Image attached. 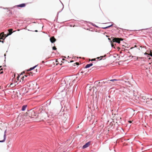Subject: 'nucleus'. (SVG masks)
Listing matches in <instances>:
<instances>
[{"instance_id": "10", "label": "nucleus", "mask_w": 152, "mask_h": 152, "mask_svg": "<svg viewBox=\"0 0 152 152\" xmlns=\"http://www.w3.org/2000/svg\"><path fill=\"white\" fill-rule=\"evenodd\" d=\"M26 107H27V105H23V107H22V108L21 109L22 110L24 111L26 110Z\"/></svg>"}, {"instance_id": "17", "label": "nucleus", "mask_w": 152, "mask_h": 152, "mask_svg": "<svg viewBox=\"0 0 152 152\" xmlns=\"http://www.w3.org/2000/svg\"><path fill=\"white\" fill-rule=\"evenodd\" d=\"M106 55H105L104 56H101L100 57H97L96 58H97L98 59H99V58H103L104 57H105L106 56Z\"/></svg>"}, {"instance_id": "14", "label": "nucleus", "mask_w": 152, "mask_h": 152, "mask_svg": "<svg viewBox=\"0 0 152 152\" xmlns=\"http://www.w3.org/2000/svg\"><path fill=\"white\" fill-rule=\"evenodd\" d=\"M15 86L16 84H14L13 83H11L10 85V87H11L12 88H13L14 87H15Z\"/></svg>"}, {"instance_id": "8", "label": "nucleus", "mask_w": 152, "mask_h": 152, "mask_svg": "<svg viewBox=\"0 0 152 152\" xmlns=\"http://www.w3.org/2000/svg\"><path fill=\"white\" fill-rule=\"evenodd\" d=\"M129 90L127 88H125L124 90L123 91V92L125 93H126V94H124V95H126V96H127V95H128V94H127V91H128Z\"/></svg>"}, {"instance_id": "26", "label": "nucleus", "mask_w": 152, "mask_h": 152, "mask_svg": "<svg viewBox=\"0 0 152 152\" xmlns=\"http://www.w3.org/2000/svg\"><path fill=\"white\" fill-rule=\"evenodd\" d=\"M149 101L152 102V98H151L150 99V101Z\"/></svg>"}, {"instance_id": "36", "label": "nucleus", "mask_w": 152, "mask_h": 152, "mask_svg": "<svg viewBox=\"0 0 152 152\" xmlns=\"http://www.w3.org/2000/svg\"><path fill=\"white\" fill-rule=\"evenodd\" d=\"M62 67L63 68V69H64V67Z\"/></svg>"}, {"instance_id": "6", "label": "nucleus", "mask_w": 152, "mask_h": 152, "mask_svg": "<svg viewBox=\"0 0 152 152\" xmlns=\"http://www.w3.org/2000/svg\"><path fill=\"white\" fill-rule=\"evenodd\" d=\"M26 6V4L23 3V4H21L17 5L16 6L18 7L22 8V7H25Z\"/></svg>"}, {"instance_id": "2", "label": "nucleus", "mask_w": 152, "mask_h": 152, "mask_svg": "<svg viewBox=\"0 0 152 152\" xmlns=\"http://www.w3.org/2000/svg\"><path fill=\"white\" fill-rule=\"evenodd\" d=\"M24 115H19L18 116L16 121L18 123L21 122L23 121Z\"/></svg>"}, {"instance_id": "20", "label": "nucleus", "mask_w": 152, "mask_h": 152, "mask_svg": "<svg viewBox=\"0 0 152 152\" xmlns=\"http://www.w3.org/2000/svg\"><path fill=\"white\" fill-rule=\"evenodd\" d=\"M150 55L151 56H152V52L151 51L150 52Z\"/></svg>"}, {"instance_id": "5", "label": "nucleus", "mask_w": 152, "mask_h": 152, "mask_svg": "<svg viewBox=\"0 0 152 152\" xmlns=\"http://www.w3.org/2000/svg\"><path fill=\"white\" fill-rule=\"evenodd\" d=\"M50 40L51 43H53L56 41V39L54 37H52L50 38Z\"/></svg>"}, {"instance_id": "28", "label": "nucleus", "mask_w": 152, "mask_h": 152, "mask_svg": "<svg viewBox=\"0 0 152 152\" xmlns=\"http://www.w3.org/2000/svg\"><path fill=\"white\" fill-rule=\"evenodd\" d=\"M3 71H2V72H1L0 73V74H2V73H3Z\"/></svg>"}, {"instance_id": "18", "label": "nucleus", "mask_w": 152, "mask_h": 152, "mask_svg": "<svg viewBox=\"0 0 152 152\" xmlns=\"http://www.w3.org/2000/svg\"><path fill=\"white\" fill-rule=\"evenodd\" d=\"M57 48H56V47L55 46H54L53 47V50H56Z\"/></svg>"}, {"instance_id": "15", "label": "nucleus", "mask_w": 152, "mask_h": 152, "mask_svg": "<svg viewBox=\"0 0 152 152\" xmlns=\"http://www.w3.org/2000/svg\"><path fill=\"white\" fill-rule=\"evenodd\" d=\"M5 134H4V138L3 140H0V142H4L5 141Z\"/></svg>"}, {"instance_id": "31", "label": "nucleus", "mask_w": 152, "mask_h": 152, "mask_svg": "<svg viewBox=\"0 0 152 152\" xmlns=\"http://www.w3.org/2000/svg\"><path fill=\"white\" fill-rule=\"evenodd\" d=\"M3 69H0V71H1V70H2Z\"/></svg>"}, {"instance_id": "13", "label": "nucleus", "mask_w": 152, "mask_h": 152, "mask_svg": "<svg viewBox=\"0 0 152 152\" xmlns=\"http://www.w3.org/2000/svg\"><path fill=\"white\" fill-rule=\"evenodd\" d=\"M33 74H34V73L33 72H30V73H28V74L29 75H31L32 76Z\"/></svg>"}, {"instance_id": "27", "label": "nucleus", "mask_w": 152, "mask_h": 152, "mask_svg": "<svg viewBox=\"0 0 152 152\" xmlns=\"http://www.w3.org/2000/svg\"><path fill=\"white\" fill-rule=\"evenodd\" d=\"M129 123H131L132 122V121H129Z\"/></svg>"}, {"instance_id": "16", "label": "nucleus", "mask_w": 152, "mask_h": 152, "mask_svg": "<svg viewBox=\"0 0 152 152\" xmlns=\"http://www.w3.org/2000/svg\"><path fill=\"white\" fill-rule=\"evenodd\" d=\"M112 26V25H111L109 26H107V27H104V28H103L104 29L107 28H109V27H110Z\"/></svg>"}, {"instance_id": "29", "label": "nucleus", "mask_w": 152, "mask_h": 152, "mask_svg": "<svg viewBox=\"0 0 152 152\" xmlns=\"http://www.w3.org/2000/svg\"><path fill=\"white\" fill-rule=\"evenodd\" d=\"M19 77V76H18L17 77V78L18 79V77Z\"/></svg>"}, {"instance_id": "25", "label": "nucleus", "mask_w": 152, "mask_h": 152, "mask_svg": "<svg viewBox=\"0 0 152 152\" xmlns=\"http://www.w3.org/2000/svg\"><path fill=\"white\" fill-rule=\"evenodd\" d=\"M28 75H29L27 74V75H25V76L26 77H27Z\"/></svg>"}, {"instance_id": "9", "label": "nucleus", "mask_w": 152, "mask_h": 152, "mask_svg": "<svg viewBox=\"0 0 152 152\" xmlns=\"http://www.w3.org/2000/svg\"><path fill=\"white\" fill-rule=\"evenodd\" d=\"M93 65V64L92 63H91V64H87L85 66V68H89V67H90L92 66Z\"/></svg>"}, {"instance_id": "34", "label": "nucleus", "mask_w": 152, "mask_h": 152, "mask_svg": "<svg viewBox=\"0 0 152 152\" xmlns=\"http://www.w3.org/2000/svg\"><path fill=\"white\" fill-rule=\"evenodd\" d=\"M145 54H147V53H145Z\"/></svg>"}, {"instance_id": "7", "label": "nucleus", "mask_w": 152, "mask_h": 152, "mask_svg": "<svg viewBox=\"0 0 152 152\" xmlns=\"http://www.w3.org/2000/svg\"><path fill=\"white\" fill-rule=\"evenodd\" d=\"M140 97L139 95H134V96L133 97V98L136 100H138L139 99V97Z\"/></svg>"}, {"instance_id": "3", "label": "nucleus", "mask_w": 152, "mask_h": 152, "mask_svg": "<svg viewBox=\"0 0 152 152\" xmlns=\"http://www.w3.org/2000/svg\"><path fill=\"white\" fill-rule=\"evenodd\" d=\"M28 116L31 118H33L36 116V113L35 111L33 110H30L28 113Z\"/></svg>"}, {"instance_id": "22", "label": "nucleus", "mask_w": 152, "mask_h": 152, "mask_svg": "<svg viewBox=\"0 0 152 152\" xmlns=\"http://www.w3.org/2000/svg\"><path fill=\"white\" fill-rule=\"evenodd\" d=\"M24 76H23V77H22L21 78V79L22 80H24Z\"/></svg>"}, {"instance_id": "39", "label": "nucleus", "mask_w": 152, "mask_h": 152, "mask_svg": "<svg viewBox=\"0 0 152 152\" xmlns=\"http://www.w3.org/2000/svg\"><path fill=\"white\" fill-rule=\"evenodd\" d=\"M110 40V38H108Z\"/></svg>"}, {"instance_id": "37", "label": "nucleus", "mask_w": 152, "mask_h": 152, "mask_svg": "<svg viewBox=\"0 0 152 152\" xmlns=\"http://www.w3.org/2000/svg\"><path fill=\"white\" fill-rule=\"evenodd\" d=\"M42 63H44V61H42Z\"/></svg>"}, {"instance_id": "38", "label": "nucleus", "mask_w": 152, "mask_h": 152, "mask_svg": "<svg viewBox=\"0 0 152 152\" xmlns=\"http://www.w3.org/2000/svg\"><path fill=\"white\" fill-rule=\"evenodd\" d=\"M1 67V66H0V68Z\"/></svg>"}, {"instance_id": "30", "label": "nucleus", "mask_w": 152, "mask_h": 152, "mask_svg": "<svg viewBox=\"0 0 152 152\" xmlns=\"http://www.w3.org/2000/svg\"><path fill=\"white\" fill-rule=\"evenodd\" d=\"M37 72V69H36V72Z\"/></svg>"}, {"instance_id": "4", "label": "nucleus", "mask_w": 152, "mask_h": 152, "mask_svg": "<svg viewBox=\"0 0 152 152\" xmlns=\"http://www.w3.org/2000/svg\"><path fill=\"white\" fill-rule=\"evenodd\" d=\"M90 145V142H87L83 146V148H86L88 147Z\"/></svg>"}, {"instance_id": "12", "label": "nucleus", "mask_w": 152, "mask_h": 152, "mask_svg": "<svg viewBox=\"0 0 152 152\" xmlns=\"http://www.w3.org/2000/svg\"><path fill=\"white\" fill-rule=\"evenodd\" d=\"M37 66V65H36L32 67H31V68H30L29 69H28V71H31V70L34 69Z\"/></svg>"}, {"instance_id": "11", "label": "nucleus", "mask_w": 152, "mask_h": 152, "mask_svg": "<svg viewBox=\"0 0 152 152\" xmlns=\"http://www.w3.org/2000/svg\"><path fill=\"white\" fill-rule=\"evenodd\" d=\"M44 109V107H42L39 110L38 112L39 113H41Z\"/></svg>"}, {"instance_id": "21", "label": "nucleus", "mask_w": 152, "mask_h": 152, "mask_svg": "<svg viewBox=\"0 0 152 152\" xmlns=\"http://www.w3.org/2000/svg\"><path fill=\"white\" fill-rule=\"evenodd\" d=\"M96 60V58H94L92 59L91 60V61H95Z\"/></svg>"}, {"instance_id": "35", "label": "nucleus", "mask_w": 152, "mask_h": 152, "mask_svg": "<svg viewBox=\"0 0 152 152\" xmlns=\"http://www.w3.org/2000/svg\"><path fill=\"white\" fill-rule=\"evenodd\" d=\"M102 60V58H101V59H99V60Z\"/></svg>"}, {"instance_id": "1", "label": "nucleus", "mask_w": 152, "mask_h": 152, "mask_svg": "<svg viewBox=\"0 0 152 152\" xmlns=\"http://www.w3.org/2000/svg\"><path fill=\"white\" fill-rule=\"evenodd\" d=\"M124 40V39L122 38H113V40L112 41H110L111 42V45L112 47H114L115 48V47L114 46V43L112 42H116L118 43H120L121 41H123Z\"/></svg>"}, {"instance_id": "24", "label": "nucleus", "mask_w": 152, "mask_h": 152, "mask_svg": "<svg viewBox=\"0 0 152 152\" xmlns=\"http://www.w3.org/2000/svg\"><path fill=\"white\" fill-rule=\"evenodd\" d=\"M145 97L143 96V97H142V99H143L144 100H145Z\"/></svg>"}, {"instance_id": "32", "label": "nucleus", "mask_w": 152, "mask_h": 152, "mask_svg": "<svg viewBox=\"0 0 152 152\" xmlns=\"http://www.w3.org/2000/svg\"><path fill=\"white\" fill-rule=\"evenodd\" d=\"M66 67V69H67V66H66V67Z\"/></svg>"}, {"instance_id": "19", "label": "nucleus", "mask_w": 152, "mask_h": 152, "mask_svg": "<svg viewBox=\"0 0 152 152\" xmlns=\"http://www.w3.org/2000/svg\"><path fill=\"white\" fill-rule=\"evenodd\" d=\"M117 80L115 79H113V80H110V81H114V80Z\"/></svg>"}, {"instance_id": "33", "label": "nucleus", "mask_w": 152, "mask_h": 152, "mask_svg": "<svg viewBox=\"0 0 152 152\" xmlns=\"http://www.w3.org/2000/svg\"><path fill=\"white\" fill-rule=\"evenodd\" d=\"M36 31V32H37V30H36V31Z\"/></svg>"}, {"instance_id": "23", "label": "nucleus", "mask_w": 152, "mask_h": 152, "mask_svg": "<svg viewBox=\"0 0 152 152\" xmlns=\"http://www.w3.org/2000/svg\"><path fill=\"white\" fill-rule=\"evenodd\" d=\"M76 64L77 65H79V63H78V62H76Z\"/></svg>"}]
</instances>
